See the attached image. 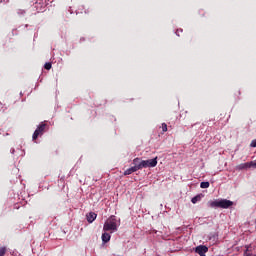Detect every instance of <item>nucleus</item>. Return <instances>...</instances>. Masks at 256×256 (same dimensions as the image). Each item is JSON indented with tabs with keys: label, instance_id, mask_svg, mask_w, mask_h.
<instances>
[{
	"label": "nucleus",
	"instance_id": "1",
	"mask_svg": "<svg viewBox=\"0 0 256 256\" xmlns=\"http://www.w3.org/2000/svg\"><path fill=\"white\" fill-rule=\"evenodd\" d=\"M207 205L212 209H229V207H233V201L227 199H216L208 201Z\"/></svg>",
	"mask_w": 256,
	"mask_h": 256
},
{
	"label": "nucleus",
	"instance_id": "2",
	"mask_svg": "<svg viewBox=\"0 0 256 256\" xmlns=\"http://www.w3.org/2000/svg\"><path fill=\"white\" fill-rule=\"evenodd\" d=\"M119 225H121V222L117 220V217L110 216L104 223L103 231H110L111 233H115Z\"/></svg>",
	"mask_w": 256,
	"mask_h": 256
},
{
	"label": "nucleus",
	"instance_id": "3",
	"mask_svg": "<svg viewBox=\"0 0 256 256\" xmlns=\"http://www.w3.org/2000/svg\"><path fill=\"white\" fill-rule=\"evenodd\" d=\"M138 166L140 169H147L149 167H157V157L149 160H140L138 158Z\"/></svg>",
	"mask_w": 256,
	"mask_h": 256
},
{
	"label": "nucleus",
	"instance_id": "4",
	"mask_svg": "<svg viewBox=\"0 0 256 256\" xmlns=\"http://www.w3.org/2000/svg\"><path fill=\"white\" fill-rule=\"evenodd\" d=\"M132 165H133L132 167L125 170L124 175H131L132 173H135V172L141 170V168L139 166V158H135L132 162Z\"/></svg>",
	"mask_w": 256,
	"mask_h": 256
},
{
	"label": "nucleus",
	"instance_id": "5",
	"mask_svg": "<svg viewBox=\"0 0 256 256\" xmlns=\"http://www.w3.org/2000/svg\"><path fill=\"white\" fill-rule=\"evenodd\" d=\"M43 131H45V124L39 125L37 129L34 131V134L32 136L33 141H35V139H37V137H39V135H41Z\"/></svg>",
	"mask_w": 256,
	"mask_h": 256
},
{
	"label": "nucleus",
	"instance_id": "6",
	"mask_svg": "<svg viewBox=\"0 0 256 256\" xmlns=\"http://www.w3.org/2000/svg\"><path fill=\"white\" fill-rule=\"evenodd\" d=\"M209 251V248L207 246H198L196 247L195 252L198 253L200 256H205V254Z\"/></svg>",
	"mask_w": 256,
	"mask_h": 256
},
{
	"label": "nucleus",
	"instance_id": "7",
	"mask_svg": "<svg viewBox=\"0 0 256 256\" xmlns=\"http://www.w3.org/2000/svg\"><path fill=\"white\" fill-rule=\"evenodd\" d=\"M237 171H243L245 169H251V164L250 162L242 163L236 166Z\"/></svg>",
	"mask_w": 256,
	"mask_h": 256
},
{
	"label": "nucleus",
	"instance_id": "8",
	"mask_svg": "<svg viewBox=\"0 0 256 256\" xmlns=\"http://www.w3.org/2000/svg\"><path fill=\"white\" fill-rule=\"evenodd\" d=\"M86 219L88 223H93L97 219V214L95 212H90L88 215H86Z\"/></svg>",
	"mask_w": 256,
	"mask_h": 256
},
{
	"label": "nucleus",
	"instance_id": "9",
	"mask_svg": "<svg viewBox=\"0 0 256 256\" xmlns=\"http://www.w3.org/2000/svg\"><path fill=\"white\" fill-rule=\"evenodd\" d=\"M109 241H111V234L104 232L102 234V242L103 243H109Z\"/></svg>",
	"mask_w": 256,
	"mask_h": 256
},
{
	"label": "nucleus",
	"instance_id": "10",
	"mask_svg": "<svg viewBox=\"0 0 256 256\" xmlns=\"http://www.w3.org/2000/svg\"><path fill=\"white\" fill-rule=\"evenodd\" d=\"M199 201H201V194H198L191 199V202L193 203V205H195V203H199Z\"/></svg>",
	"mask_w": 256,
	"mask_h": 256
},
{
	"label": "nucleus",
	"instance_id": "11",
	"mask_svg": "<svg viewBox=\"0 0 256 256\" xmlns=\"http://www.w3.org/2000/svg\"><path fill=\"white\" fill-rule=\"evenodd\" d=\"M200 187L201 189H209V182H201Z\"/></svg>",
	"mask_w": 256,
	"mask_h": 256
},
{
	"label": "nucleus",
	"instance_id": "12",
	"mask_svg": "<svg viewBox=\"0 0 256 256\" xmlns=\"http://www.w3.org/2000/svg\"><path fill=\"white\" fill-rule=\"evenodd\" d=\"M7 253V248L6 247H0V256H5Z\"/></svg>",
	"mask_w": 256,
	"mask_h": 256
},
{
	"label": "nucleus",
	"instance_id": "13",
	"mask_svg": "<svg viewBox=\"0 0 256 256\" xmlns=\"http://www.w3.org/2000/svg\"><path fill=\"white\" fill-rule=\"evenodd\" d=\"M44 69H46L47 71H49L51 69V63L47 62L44 65Z\"/></svg>",
	"mask_w": 256,
	"mask_h": 256
},
{
	"label": "nucleus",
	"instance_id": "14",
	"mask_svg": "<svg viewBox=\"0 0 256 256\" xmlns=\"http://www.w3.org/2000/svg\"><path fill=\"white\" fill-rule=\"evenodd\" d=\"M162 131H163V133H166V131H167V124L162 123Z\"/></svg>",
	"mask_w": 256,
	"mask_h": 256
},
{
	"label": "nucleus",
	"instance_id": "15",
	"mask_svg": "<svg viewBox=\"0 0 256 256\" xmlns=\"http://www.w3.org/2000/svg\"><path fill=\"white\" fill-rule=\"evenodd\" d=\"M253 167L256 169V160L255 161H250V168Z\"/></svg>",
	"mask_w": 256,
	"mask_h": 256
},
{
	"label": "nucleus",
	"instance_id": "16",
	"mask_svg": "<svg viewBox=\"0 0 256 256\" xmlns=\"http://www.w3.org/2000/svg\"><path fill=\"white\" fill-rule=\"evenodd\" d=\"M250 147H256V140H252Z\"/></svg>",
	"mask_w": 256,
	"mask_h": 256
},
{
	"label": "nucleus",
	"instance_id": "17",
	"mask_svg": "<svg viewBox=\"0 0 256 256\" xmlns=\"http://www.w3.org/2000/svg\"><path fill=\"white\" fill-rule=\"evenodd\" d=\"M18 15H25V10H19Z\"/></svg>",
	"mask_w": 256,
	"mask_h": 256
},
{
	"label": "nucleus",
	"instance_id": "18",
	"mask_svg": "<svg viewBox=\"0 0 256 256\" xmlns=\"http://www.w3.org/2000/svg\"><path fill=\"white\" fill-rule=\"evenodd\" d=\"M245 256H251V254H248L247 252L244 253Z\"/></svg>",
	"mask_w": 256,
	"mask_h": 256
},
{
	"label": "nucleus",
	"instance_id": "19",
	"mask_svg": "<svg viewBox=\"0 0 256 256\" xmlns=\"http://www.w3.org/2000/svg\"><path fill=\"white\" fill-rule=\"evenodd\" d=\"M11 153H15V149H11Z\"/></svg>",
	"mask_w": 256,
	"mask_h": 256
},
{
	"label": "nucleus",
	"instance_id": "20",
	"mask_svg": "<svg viewBox=\"0 0 256 256\" xmlns=\"http://www.w3.org/2000/svg\"><path fill=\"white\" fill-rule=\"evenodd\" d=\"M176 35H178V37H179V30L176 32Z\"/></svg>",
	"mask_w": 256,
	"mask_h": 256
}]
</instances>
